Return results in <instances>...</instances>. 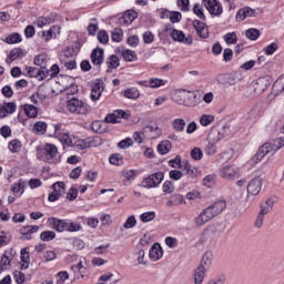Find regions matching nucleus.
Segmentation results:
<instances>
[{
    "label": "nucleus",
    "instance_id": "473e14b6",
    "mask_svg": "<svg viewBox=\"0 0 284 284\" xmlns=\"http://www.w3.org/2000/svg\"><path fill=\"white\" fill-rule=\"evenodd\" d=\"M45 99H48V95H45V93H43V91L41 90H39L38 92L33 93L30 97V100L32 103H34V105H39L40 103H43Z\"/></svg>",
    "mask_w": 284,
    "mask_h": 284
},
{
    "label": "nucleus",
    "instance_id": "09e8293b",
    "mask_svg": "<svg viewBox=\"0 0 284 284\" xmlns=\"http://www.w3.org/2000/svg\"><path fill=\"white\" fill-rule=\"evenodd\" d=\"M21 270H28L30 267V254L28 252L21 251Z\"/></svg>",
    "mask_w": 284,
    "mask_h": 284
},
{
    "label": "nucleus",
    "instance_id": "a878e982",
    "mask_svg": "<svg viewBox=\"0 0 284 284\" xmlns=\"http://www.w3.org/2000/svg\"><path fill=\"white\" fill-rule=\"evenodd\" d=\"M73 272H78L77 276L80 278H88L90 276V271L88 267L83 266V262H79L77 265L72 266Z\"/></svg>",
    "mask_w": 284,
    "mask_h": 284
},
{
    "label": "nucleus",
    "instance_id": "b1692460",
    "mask_svg": "<svg viewBox=\"0 0 284 284\" xmlns=\"http://www.w3.org/2000/svg\"><path fill=\"white\" fill-rule=\"evenodd\" d=\"M57 20V13H50L49 16H42L37 20L38 28H45V26H50V23H54Z\"/></svg>",
    "mask_w": 284,
    "mask_h": 284
},
{
    "label": "nucleus",
    "instance_id": "6e6552de",
    "mask_svg": "<svg viewBox=\"0 0 284 284\" xmlns=\"http://www.w3.org/2000/svg\"><path fill=\"white\" fill-rule=\"evenodd\" d=\"M26 77L38 79V81H43V79H52L50 70H48L47 67H42L40 69L34 67H27Z\"/></svg>",
    "mask_w": 284,
    "mask_h": 284
},
{
    "label": "nucleus",
    "instance_id": "7ed1b4c3",
    "mask_svg": "<svg viewBox=\"0 0 284 284\" xmlns=\"http://www.w3.org/2000/svg\"><path fill=\"white\" fill-rule=\"evenodd\" d=\"M178 97H183V100H176L179 105H185L186 108L199 105V91L180 90Z\"/></svg>",
    "mask_w": 284,
    "mask_h": 284
},
{
    "label": "nucleus",
    "instance_id": "aec40b11",
    "mask_svg": "<svg viewBox=\"0 0 284 284\" xmlns=\"http://www.w3.org/2000/svg\"><path fill=\"white\" fill-rule=\"evenodd\" d=\"M193 28L197 32L199 37H201V39H207L210 37V29L204 22L194 20Z\"/></svg>",
    "mask_w": 284,
    "mask_h": 284
},
{
    "label": "nucleus",
    "instance_id": "4468645a",
    "mask_svg": "<svg viewBox=\"0 0 284 284\" xmlns=\"http://www.w3.org/2000/svg\"><path fill=\"white\" fill-rule=\"evenodd\" d=\"M255 17H258L256 9H252L251 7H243L239 9L235 16V21L241 23V21H245V19H254Z\"/></svg>",
    "mask_w": 284,
    "mask_h": 284
},
{
    "label": "nucleus",
    "instance_id": "79ce46f5",
    "mask_svg": "<svg viewBox=\"0 0 284 284\" xmlns=\"http://www.w3.org/2000/svg\"><path fill=\"white\" fill-rule=\"evenodd\" d=\"M52 190L60 196H63V194H65V183L64 182H55L52 184Z\"/></svg>",
    "mask_w": 284,
    "mask_h": 284
},
{
    "label": "nucleus",
    "instance_id": "cd10ccee",
    "mask_svg": "<svg viewBox=\"0 0 284 284\" xmlns=\"http://www.w3.org/2000/svg\"><path fill=\"white\" fill-rule=\"evenodd\" d=\"M253 90L255 94H263L267 90V83L265 78H260L253 83Z\"/></svg>",
    "mask_w": 284,
    "mask_h": 284
},
{
    "label": "nucleus",
    "instance_id": "2f4dec72",
    "mask_svg": "<svg viewBox=\"0 0 284 284\" xmlns=\"http://www.w3.org/2000/svg\"><path fill=\"white\" fill-rule=\"evenodd\" d=\"M47 130H48V124L43 121H38L33 125V134H38L39 136H42V134H45Z\"/></svg>",
    "mask_w": 284,
    "mask_h": 284
},
{
    "label": "nucleus",
    "instance_id": "0eeeda50",
    "mask_svg": "<svg viewBox=\"0 0 284 284\" xmlns=\"http://www.w3.org/2000/svg\"><path fill=\"white\" fill-rule=\"evenodd\" d=\"M101 145V138H88L87 140L73 138L71 148H77L78 150H88L89 148H97Z\"/></svg>",
    "mask_w": 284,
    "mask_h": 284
},
{
    "label": "nucleus",
    "instance_id": "a18cd8bd",
    "mask_svg": "<svg viewBox=\"0 0 284 284\" xmlns=\"http://www.w3.org/2000/svg\"><path fill=\"white\" fill-rule=\"evenodd\" d=\"M6 43H9V45H12L14 43H21V34L11 33V34L7 36Z\"/></svg>",
    "mask_w": 284,
    "mask_h": 284
},
{
    "label": "nucleus",
    "instance_id": "f704fd0d",
    "mask_svg": "<svg viewBox=\"0 0 284 284\" xmlns=\"http://www.w3.org/2000/svg\"><path fill=\"white\" fill-rule=\"evenodd\" d=\"M171 125L175 132H184L185 130V121L182 118L174 119Z\"/></svg>",
    "mask_w": 284,
    "mask_h": 284
},
{
    "label": "nucleus",
    "instance_id": "ea45409f",
    "mask_svg": "<svg viewBox=\"0 0 284 284\" xmlns=\"http://www.w3.org/2000/svg\"><path fill=\"white\" fill-rule=\"evenodd\" d=\"M54 239H57V233L54 231H43L40 234V240L45 243H50V241H54Z\"/></svg>",
    "mask_w": 284,
    "mask_h": 284
},
{
    "label": "nucleus",
    "instance_id": "423d86ee",
    "mask_svg": "<svg viewBox=\"0 0 284 284\" xmlns=\"http://www.w3.org/2000/svg\"><path fill=\"white\" fill-rule=\"evenodd\" d=\"M40 159L47 163H59V161H61V158H59V149H57L54 144H45Z\"/></svg>",
    "mask_w": 284,
    "mask_h": 284
},
{
    "label": "nucleus",
    "instance_id": "680f3d73",
    "mask_svg": "<svg viewBox=\"0 0 284 284\" xmlns=\"http://www.w3.org/2000/svg\"><path fill=\"white\" fill-rule=\"evenodd\" d=\"M191 158H192L194 161H201V159H203V150H201V148H194V149L191 151Z\"/></svg>",
    "mask_w": 284,
    "mask_h": 284
},
{
    "label": "nucleus",
    "instance_id": "5701e85b",
    "mask_svg": "<svg viewBox=\"0 0 284 284\" xmlns=\"http://www.w3.org/2000/svg\"><path fill=\"white\" fill-rule=\"evenodd\" d=\"M21 235L23 241H30L32 239V234H37L39 232L38 225H28L21 229Z\"/></svg>",
    "mask_w": 284,
    "mask_h": 284
},
{
    "label": "nucleus",
    "instance_id": "bf43d9fd",
    "mask_svg": "<svg viewBox=\"0 0 284 284\" xmlns=\"http://www.w3.org/2000/svg\"><path fill=\"white\" fill-rule=\"evenodd\" d=\"M193 12L201 19L202 21H205V13L203 12V7L199 3L194 4Z\"/></svg>",
    "mask_w": 284,
    "mask_h": 284
},
{
    "label": "nucleus",
    "instance_id": "a19ab883",
    "mask_svg": "<svg viewBox=\"0 0 284 284\" xmlns=\"http://www.w3.org/2000/svg\"><path fill=\"white\" fill-rule=\"evenodd\" d=\"M156 219V213L154 211L144 212L140 215L142 223H150Z\"/></svg>",
    "mask_w": 284,
    "mask_h": 284
},
{
    "label": "nucleus",
    "instance_id": "de8ad7c7",
    "mask_svg": "<svg viewBox=\"0 0 284 284\" xmlns=\"http://www.w3.org/2000/svg\"><path fill=\"white\" fill-rule=\"evenodd\" d=\"M82 230L81 223L67 221V231L65 232H80Z\"/></svg>",
    "mask_w": 284,
    "mask_h": 284
},
{
    "label": "nucleus",
    "instance_id": "7c9ffc66",
    "mask_svg": "<svg viewBox=\"0 0 284 284\" xmlns=\"http://www.w3.org/2000/svg\"><path fill=\"white\" fill-rule=\"evenodd\" d=\"M23 111L29 119H37L39 115V109L32 104H24Z\"/></svg>",
    "mask_w": 284,
    "mask_h": 284
},
{
    "label": "nucleus",
    "instance_id": "412c9836",
    "mask_svg": "<svg viewBox=\"0 0 284 284\" xmlns=\"http://www.w3.org/2000/svg\"><path fill=\"white\" fill-rule=\"evenodd\" d=\"M149 258L154 262L161 261V258H163V247H161L159 243H155L151 246L149 251Z\"/></svg>",
    "mask_w": 284,
    "mask_h": 284
},
{
    "label": "nucleus",
    "instance_id": "c03bdc74",
    "mask_svg": "<svg viewBox=\"0 0 284 284\" xmlns=\"http://www.w3.org/2000/svg\"><path fill=\"white\" fill-rule=\"evenodd\" d=\"M124 97L126 99H139V97H141V93H139V89L130 88L124 91Z\"/></svg>",
    "mask_w": 284,
    "mask_h": 284
},
{
    "label": "nucleus",
    "instance_id": "c85d7f7f",
    "mask_svg": "<svg viewBox=\"0 0 284 284\" xmlns=\"http://www.w3.org/2000/svg\"><path fill=\"white\" fill-rule=\"evenodd\" d=\"M139 17V13L136 11L129 10L126 11L123 17L120 18V23H124V26H130L134 19Z\"/></svg>",
    "mask_w": 284,
    "mask_h": 284
},
{
    "label": "nucleus",
    "instance_id": "0e129e2a",
    "mask_svg": "<svg viewBox=\"0 0 284 284\" xmlns=\"http://www.w3.org/2000/svg\"><path fill=\"white\" fill-rule=\"evenodd\" d=\"M272 145L274 148L273 152H274V154H276V152H278V150L284 148V138H277L276 140H274Z\"/></svg>",
    "mask_w": 284,
    "mask_h": 284
},
{
    "label": "nucleus",
    "instance_id": "f257e3e1",
    "mask_svg": "<svg viewBox=\"0 0 284 284\" xmlns=\"http://www.w3.org/2000/svg\"><path fill=\"white\" fill-rule=\"evenodd\" d=\"M225 207H227V204L223 200L211 204L210 206L204 209L199 214V216L195 217V224L197 225V227H203V225L210 223L212 219H216V216H219V214H221L223 210H225Z\"/></svg>",
    "mask_w": 284,
    "mask_h": 284
},
{
    "label": "nucleus",
    "instance_id": "5fc2aeb1",
    "mask_svg": "<svg viewBox=\"0 0 284 284\" xmlns=\"http://www.w3.org/2000/svg\"><path fill=\"white\" fill-rule=\"evenodd\" d=\"M109 163L112 165H121L123 163V155L119 153L112 154L109 159Z\"/></svg>",
    "mask_w": 284,
    "mask_h": 284
},
{
    "label": "nucleus",
    "instance_id": "9b49d317",
    "mask_svg": "<svg viewBox=\"0 0 284 284\" xmlns=\"http://www.w3.org/2000/svg\"><path fill=\"white\" fill-rule=\"evenodd\" d=\"M203 6L212 17H221L223 14V4L219 0H203Z\"/></svg>",
    "mask_w": 284,
    "mask_h": 284
},
{
    "label": "nucleus",
    "instance_id": "9d476101",
    "mask_svg": "<svg viewBox=\"0 0 284 284\" xmlns=\"http://www.w3.org/2000/svg\"><path fill=\"white\" fill-rule=\"evenodd\" d=\"M164 178L165 175L163 174V172L152 173L142 181V187H145L146 190H152V187H159Z\"/></svg>",
    "mask_w": 284,
    "mask_h": 284
},
{
    "label": "nucleus",
    "instance_id": "393cba45",
    "mask_svg": "<svg viewBox=\"0 0 284 284\" xmlns=\"http://www.w3.org/2000/svg\"><path fill=\"white\" fill-rule=\"evenodd\" d=\"M103 54L104 52H103V49L101 48H97L92 51L91 61L93 65H101L103 63V59H104Z\"/></svg>",
    "mask_w": 284,
    "mask_h": 284
},
{
    "label": "nucleus",
    "instance_id": "4be33fe9",
    "mask_svg": "<svg viewBox=\"0 0 284 284\" xmlns=\"http://www.w3.org/2000/svg\"><path fill=\"white\" fill-rule=\"evenodd\" d=\"M28 54L27 50H23L21 48H14L10 51L8 58H7V63L10 65L12 61H17V59H23Z\"/></svg>",
    "mask_w": 284,
    "mask_h": 284
},
{
    "label": "nucleus",
    "instance_id": "c756f323",
    "mask_svg": "<svg viewBox=\"0 0 284 284\" xmlns=\"http://www.w3.org/2000/svg\"><path fill=\"white\" fill-rule=\"evenodd\" d=\"M185 203V197L182 194H173L166 202L168 207H174L176 205H183Z\"/></svg>",
    "mask_w": 284,
    "mask_h": 284
},
{
    "label": "nucleus",
    "instance_id": "69168bd1",
    "mask_svg": "<svg viewBox=\"0 0 284 284\" xmlns=\"http://www.w3.org/2000/svg\"><path fill=\"white\" fill-rule=\"evenodd\" d=\"M161 85H165V82L159 78H152L149 80V88H161Z\"/></svg>",
    "mask_w": 284,
    "mask_h": 284
},
{
    "label": "nucleus",
    "instance_id": "39448f33",
    "mask_svg": "<svg viewBox=\"0 0 284 284\" xmlns=\"http://www.w3.org/2000/svg\"><path fill=\"white\" fill-rule=\"evenodd\" d=\"M67 110L71 112V114H88L90 105H88L83 100L72 98L67 103Z\"/></svg>",
    "mask_w": 284,
    "mask_h": 284
},
{
    "label": "nucleus",
    "instance_id": "603ef678",
    "mask_svg": "<svg viewBox=\"0 0 284 284\" xmlns=\"http://www.w3.org/2000/svg\"><path fill=\"white\" fill-rule=\"evenodd\" d=\"M9 150L13 154L17 152H21V141L19 140H12L9 142Z\"/></svg>",
    "mask_w": 284,
    "mask_h": 284
},
{
    "label": "nucleus",
    "instance_id": "20e7f679",
    "mask_svg": "<svg viewBox=\"0 0 284 284\" xmlns=\"http://www.w3.org/2000/svg\"><path fill=\"white\" fill-rule=\"evenodd\" d=\"M53 136L62 143V145H67V148H72V143L74 141V135H70V131L63 129V125L55 124Z\"/></svg>",
    "mask_w": 284,
    "mask_h": 284
},
{
    "label": "nucleus",
    "instance_id": "3c124183",
    "mask_svg": "<svg viewBox=\"0 0 284 284\" xmlns=\"http://www.w3.org/2000/svg\"><path fill=\"white\" fill-rule=\"evenodd\" d=\"M106 65H108V68H111L112 70H116V68H119V65H120L119 57H116L114 54L111 55L106 61Z\"/></svg>",
    "mask_w": 284,
    "mask_h": 284
},
{
    "label": "nucleus",
    "instance_id": "dca6fc26",
    "mask_svg": "<svg viewBox=\"0 0 284 284\" xmlns=\"http://www.w3.org/2000/svg\"><path fill=\"white\" fill-rule=\"evenodd\" d=\"M47 223L51 230L55 232H65L68 230V220H61L59 217H49Z\"/></svg>",
    "mask_w": 284,
    "mask_h": 284
},
{
    "label": "nucleus",
    "instance_id": "e2e57ef3",
    "mask_svg": "<svg viewBox=\"0 0 284 284\" xmlns=\"http://www.w3.org/2000/svg\"><path fill=\"white\" fill-rule=\"evenodd\" d=\"M57 278H60L57 281V284H63L70 278V273H68V271H61L57 274Z\"/></svg>",
    "mask_w": 284,
    "mask_h": 284
},
{
    "label": "nucleus",
    "instance_id": "864d4df0",
    "mask_svg": "<svg viewBox=\"0 0 284 284\" xmlns=\"http://www.w3.org/2000/svg\"><path fill=\"white\" fill-rule=\"evenodd\" d=\"M273 90L275 92H284V74L274 82Z\"/></svg>",
    "mask_w": 284,
    "mask_h": 284
},
{
    "label": "nucleus",
    "instance_id": "a211bd4d",
    "mask_svg": "<svg viewBox=\"0 0 284 284\" xmlns=\"http://www.w3.org/2000/svg\"><path fill=\"white\" fill-rule=\"evenodd\" d=\"M17 112V102L0 103V119H6Z\"/></svg>",
    "mask_w": 284,
    "mask_h": 284
},
{
    "label": "nucleus",
    "instance_id": "6ab92c4d",
    "mask_svg": "<svg viewBox=\"0 0 284 284\" xmlns=\"http://www.w3.org/2000/svg\"><path fill=\"white\" fill-rule=\"evenodd\" d=\"M103 90H105L103 80H95L91 89L92 101H99V99H101V94H103Z\"/></svg>",
    "mask_w": 284,
    "mask_h": 284
},
{
    "label": "nucleus",
    "instance_id": "72a5a7b5",
    "mask_svg": "<svg viewBox=\"0 0 284 284\" xmlns=\"http://www.w3.org/2000/svg\"><path fill=\"white\" fill-rule=\"evenodd\" d=\"M172 150V142L164 140L158 145L159 154L165 155Z\"/></svg>",
    "mask_w": 284,
    "mask_h": 284
},
{
    "label": "nucleus",
    "instance_id": "338daca9",
    "mask_svg": "<svg viewBox=\"0 0 284 284\" xmlns=\"http://www.w3.org/2000/svg\"><path fill=\"white\" fill-rule=\"evenodd\" d=\"M162 190L164 194H172V192H174V184L171 181H165L163 183Z\"/></svg>",
    "mask_w": 284,
    "mask_h": 284
},
{
    "label": "nucleus",
    "instance_id": "6e6d98bb",
    "mask_svg": "<svg viewBox=\"0 0 284 284\" xmlns=\"http://www.w3.org/2000/svg\"><path fill=\"white\" fill-rule=\"evenodd\" d=\"M164 243L166 246L170 247V250H174V247H179V240L176 237L166 236L164 240Z\"/></svg>",
    "mask_w": 284,
    "mask_h": 284
},
{
    "label": "nucleus",
    "instance_id": "f8f14e48",
    "mask_svg": "<svg viewBox=\"0 0 284 284\" xmlns=\"http://www.w3.org/2000/svg\"><path fill=\"white\" fill-rule=\"evenodd\" d=\"M247 194L250 196H258L261 194V190H263V178H253L247 184Z\"/></svg>",
    "mask_w": 284,
    "mask_h": 284
},
{
    "label": "nucleus",
    "instance_id": "8fccbe9b",
    "mask_svg": "<svg viewBox=\"0 0 284 284\" xmlns=\"http://www.w3.org/2000/svg\"><path fill=\"white\" fill-rule=\"evenodd\" d=\"M122 57L125 61L132 62L136 59V52H134L130 49H124L122 51Z\"/></svg>",
    "mask_w": 284,
    "mask_h": 284
},
{
    "label": "nucleus",
    "instance_id": "c9c22d12",
    "mask_svg": "<svg viewBox=\"0 0 284 284\" xmlns=\"http://www.w3.org/2000/svg\"><path fill=\"white\" fill-rule=\"evenodd\" d=\"M48 61H50V58H48L45 53H41L34 58V65H38L39 68H45L48 65Z\"/></svg>",
    "mask_w": 284,
    "mask_h": 284
},
{
    "label": "nucleus",
    "instance_id": "ddd939ff",
    "mask_svg": "<svg viewBox=\"0 0 284 284\" xmlns=\"http://www.w3.org/2000/svg\"><path fill=\"white\" fill-rule=\"evenodd\" d=\"M220 176L226 181H232L239 176V168L232 164H226L220 169Z\"/></svg>",
    "mask_w": 284,
    "mask_h": 284
},
{
    "label": "nucleus",
    "instance_id": "1a4fd4ad",
    "mask_svg": "<svg viewBox=\"0 0 284 284\" xmlns=\"http://www.w3.org/2000/svg\"><path fill=\"white\" fill-rule=\"evenodd\" d=\"M270 152H274V146L272 143L266 142L262 146H260L256 154L253 155V158L248 161V165H256V163H261Z\"/></svg>",
    "mask_w": 284,
    "mask_h": 284
},
{
    "label": "nucleus",
    "instance_id": "4c0bfd02",
    "mask_svg": "<svg viewBox=\"0 0 284 284\" xmlns=\"http://www.w3.org/2000/svg\"><path fill=\"white\" fill-rule=\"evenodd\" d=\"M223 39L226 45H236V42L239 41V37L236 36V32H229L223 36Z\"/></svg>",
    "mask_w": 284,
    "mask_h": 284
},
{
    "label": "nucleus",
    "instance_id": "774afa93",
    "mask_svg": "<svg viewBox=\"0 0 284 284\" xmlns=\"http://www.w3.org/2000/svg\"><path fill=\"white\" fill-rule=\"evenodd\" d=\"M276 50H278V44H276L275 42H273V43H271V44H268V45H266V47L264 48V52H265V54H267L268 57L272 55V54H274V52H276Z\"/></svg>",
    "mask_w": 284,
    "mask_h": 284
},
{
    "label": "nucleus",
    "instance_id": "37998d69",
    "mask_svg": "<svg viewBox=\"0 0 284 284\" xmlns=\"http://www.w3.org/2000/svg\"><path fill=\"white\" fill-rule=\"evenodd\" d=\"M261 37V31L255 28H251L246 30V38L250 39V41H256Z\"/></svg>",
    "mask_w": 284,
    "mask_h": 284
},
{
    "label": "nucleus",
    "instance_id": "bb28decb",
    "mask_svg": "<svg viewBox=\"0 0 284 284\" xmlns=\"http://www.w3.org/2000/svg\"><path fill=\"white\" fill-rule=\"evenodd\" d=\"M27 186H28V182L20 179L18 182H16L11 185V192H13V194H20V196H21V194H23V192H26Z\"/></svg>",
    "mask_w": 284,
    "mask_h": 284
},
{
    "label": "nucleus",
    "instance_id": "2eb2a0df",
    "mask_svg": "<svg viewBox=\"0 0 284 284\" xmlns=\"http://www.w3.org/2000/svg\"><path fill=\"white\" fill-rule=\"evenodd\" d=\"M14 257V250L8 248L0 257V270L8 272L12 267V258Z\"/></svg>",
    "mask_w": 284,
    "mask_h": 284
},
{
    "label": "nucleus",
    "instance_id": "49530a36",
    "mask_svg": "<svg viewBox=\"0 0 284 284\" xmlns=\"http://www.w3.org/2000/svg\"><path fill=\"white\" fill-rule=\"evenodd\" d=\"M200 123H201V125H203V128H207V125H211L212 123H214V115L203 114L200 118Z\"/></svg>",
    "mask_w": 284,
    "mask_h": 284
},
{
    "label": "nucleus",
    "instance_id": "13d9d810",
    "mask_svg": "<svg viewBox=\"0 0 284 284\" xmlns=\"http://www.w3.org/2000/svg\"><path fill=\"white\" fill-rule=\"evenodd\" d=\"M112 41L115 43H119L123 40V30L121 29H114L111 36Z\"/></svg>",
    "mask_w": 284,
    "mask_h": 284
},
{
    "label": "nucleus",
    "instance_id": "4d7b16f0",
    "mask_svg": "<svg viewBox=\"0 0 284 284\" xmlns=\"http://www.w3.org/2000/svg\"><path fill=\"white\" fill-rule=\"evenodd\" d=\"M123 227L124 230H132V227H136V217L134 215L129 216L123 224Z\"/></svg>",
    "mask_w": 284,
    "mask_h": 284
},
{
    "label": "nucleus",
    "instance_id": "58836bf2",
    "mask_svg": "<svg viewBox=\"0 0 284 284\" xmlns=\"http://www.w3.org/2000/svg\"><path fill=\"white\" fill-rule=\"evenodd\" d=\"M122 176L128 181V183H132L136 176H139V171L131 169L123 172Z\"/></svg>",
    "mask_w": 284,
    "mask_h": 284
},
{
    "label": "nucleus",
    "instance_id": "f03ea898",
    "mask_svg": "<svg viewBox=\"0 0 284 284\" xmlns=\"http://www.w3.org/2000/svg\"><path fill=\"white\" fill-rule=\"evenodd\" d=\"M213 258L214 254H212V251L204 253L201 265L194 271V284H203V281H205V272H207V267L212 265Z\"/></svg>",
    "mask_w": 284,
    "mask_h": 284
},
{
    "label": "nucleus",
    "instance_id": "e433bc0d",
    "mask_svg": "<svg viewBox=\"0 0 284 284\" xmlns=\"http://www.w3.org/2000/svg\"><path fill=\"white\" fill-rule=\"evenodd\" d=\"M181 170H183V172H185V174L191 179L196 176V169H193L192 164H190L187 161L182 162Z\"/></svg>",
    "mask_w": 284,
    "mask_h": 284
},
{
    "label": "nucleus",
    "instance_id": "052dcab7",
    "mask_svg": "<svg viewBox=\"0 0 284 284\" xmlns=\"http://www.w3.org/2000/svg\"><path fill=\"white\" fill-rule=\"evenodd\" d=\"M169 165L174 168L175 170L179 168H183V162L181 161V155L175 156L174 159L169 161Z\"/></svg>",
    "mask_w": 284,
    "mask_h": 284
},
{
    "label": "nucleus",
    "instance_id": "f3484780",
    "mask_svg": "<svg viewBox=\"0 0 284 284\" xmlns=\"http://www.w3.org/2000/svg\"><path fill=\"white\" fill-rule=\"evenodd\" d=\"M171 38L173 41H178L179 43H184V45H192L193 39L192 36H185V33L181 30L174 29L171 32Z\"/></svg>",
    "mask_w": 284,
    "mask_h": 284
}]
</instances>
